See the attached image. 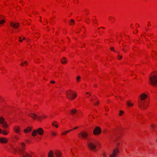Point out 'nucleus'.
I'll list each match as a JSON object with an SVG mask.
<instances>
[{
    "label": "nucleus",
    "instance_id": "nucleus-29",
    "mask_svg": "<svg viewBox=\"0 0 157 157\" xmlns=\"http://www.w3.org/2000/svg\"><path fill=\"white\" fill-rule=\"evenodd\" d=\"M52 135L53 136H55L57 135V133L54 132H51Z\"/></svg>",
    "mask_w": 157,
    "mask_h": 157
},
{
    "label": "nucleus",
    "instance_id": "nucleus-59",
    "mask_svg": "<svg viewBox=\"0 0 157 157\" xmlns=\"http://www.w3.org/2000/svg\"><path fill=\"white\" fill-rule=\"evenodd\" d=\"M156 141H157V139L156 140Z\"/></svg>",
    "mask_w": 157,
    "mask_h": 157
},
{
    "label": "nucleus",
    "instance_id": "nucleus-58",
    "mask_svg": "<svg viewBox=\"0 0 157 157\" xmlns=\"http://www.w3.org/2000/svg\"><path fill=\"white\" fill-rule=\"evenodd\" d=\"M90 19L89 18L88 20H89Z\"/></svg>",
    "mask_w": 157,
    "mask_h": 157
},
{
    "label": "nucleus",
    "instance_id": "nucleus-47",
    "mask_svg": "<svg viewBox=\"0 0 157 157\" xmlns=\"http://www.w3.org/2000/svg\"><path fill=\"white\" fill-rule=\"evenodd\" d=\"M25 37H23V40H25Z\"/></svg>",
    "mask_w": 157,
    "mask_h": 157
},
{
    "label": "nucleus",
    "instance_id": "nucleus-4",
    "mask_svg": "<svg viewBox=\"0 0 157 157\" xmlns=\"http://www.w3.org/2000/svg\"><path fill=\"white\" fill-rule=\"evenodd\" d=\"M150 81L149 82V84L152 86H156L157 85V75H153L150 77Z\"/></svg>",
    "mask_w": 157,
    "mask_h": 157
},
{
    "label": "nucleus",
    "instance_id": "nucleus-40",
    "mask_svg": "<svg viewBox=\"0 0 157 157\" xmlns=\"http://www.w3.org/2000/svg\"><path fill=\"white\" fill-rule=\"evenodd\" d=\"M15 138L16 140H18V137L17 136H16Z\"/></svg>",
    "mask_w": 157,
    "mask_h": 157
},
{
    "label": "nucleus",
    "instance_id": "nucleus-51",
    "mask_svg": "<svg viewBox=\"0 0 157 157\" xmlns=\"http://www.w3.org/2000/svg\"><path fill=\"white\" fill-rule=\"evenodd\" d=\"M146 30L147 31H148V29H146Z\"/></svg>",
    "mask_w": 157,
    "mask_h": 157
},
{
    "label": "nucleus",
    "instance_id": "nucleus-21",
    "mask_svg": "<svg viewBox=\"0 0 157 157\" xmlns=\"http://www.w3.org/2000/svg\"><path fill=\"white\" fill-rule=\"evenodd\" d=\"M2 17L3 16H0V24H2L5 21L4 20H2L1 21V19H2Z\"/></svg>",
    "mask_w": 157,
    "mask_h": 157
},
{
    "label": "nucleus",
    "instance_id": "nucleus-8",
    "mask_svg": "<svg viewBox=\"0 0 157 157\" xmlns=\"http://www.w3.org/2000/svg\"><path fill=\"white\" fill-rule=\"evenodd\" d=\"M30 117H31L34 120L36 119L38 121L40 120L41 117L40 116L37 117V115L33 113H30Z\"/></svg>",
    "mask_w": 157,
    "mask_h": 157
},
{
    "label": "nucleus",
    "instance_id": "nucleus-36",
    "mask_svg": "<svg viewBox=\"0 0 157 157\" xmlns=\"http://www.w3.org/2000/svg\"><path fill=\"white\" fill-rule=\"evenodd\" d=\"M118 56L119 57V58H118V59H121L122 57V56H120L119 55Z\"/></svg>",
    "mask_w": 157,
    "mask_h": 157
},
{
    "label": "nucleus",
    "instance_id": "nucleus-1",
    "mask_svg": "<svg viewBox=\"0 0 157 157\" xmlns=\"http://www.w3.org/2000/svg\"><path fill=\"white\" fill-rule=\"evenodd\" d=\"M147 97V95L143 93L140 95V100H138V105L139 107L141 109L144 110L147 108L148 105L145 104L144 101Z\"/></svg>",
    "mask_w": 157,
    "mask_h": 157
},
{
    "label": "nucleus",
    "instance_id": "nucleus-20",
    "mask_svg": "<svg viewBox=\"0 0 157 157\" xmlns=\"http://www.w3.org/2000/svg\"><path fill=\"white\" fill-rule=\"evenodd\" d=\"M126 104L128 106H132L133 105V103H130V101H127Z\"/></svg>",
    "mask_w": 157,
    "mask_h": 157
},
{
    "label": "nucleus",
    "instance_id": "nucleus-10",
    "mask_svg": "<svg viewBox=\"0 0 157 157\" xmlns=\"http://www.w3.org/2000/svg\"><path fill=\"white\" fill-rule=\"evenodd\" d=\"M118 152L119 149L118 148H117L114 149L112 154L110 155L109 157H115L117 155V153Z\"/></svg>",
    "mask_w": 157,
    "mask_h": 157
},
{
    "label": "nucleus",
    "instance_id": "nucleus-32",
    "mask_svg": "<svg viewBox=\"0 0 157 157\" xmlns=\"http://www.w3.org/2000/svg\"><path fill=\"white\" fill-rule=\"evenodd\" d=\"M110 49L111 50L115 52V50H114V47H111L110 48Z\"/></svg>",
    "mask_w": 157,
    "mask_h": 157
},
{
    "label": "nucleus",
    "instance_id": "nucleus-33",
    "mask_svg": "<svg viewBox=\"0 0 157 157\" xmlns=\"http://www.w3.org/2000/svg\"><path fill=\"white\" fill-rule=\"evenodd\" d=\"M112 18H113V17H109V18L108 19V20L110 21H112Z\"/></svg>",
    "mask_w": 157,
    "mask_h": 157
},
{
    "label": "nucleus",
    "instance_id": "nucleus-9",
    "mask_svg": "<svg viewBox=\"0 0 157 157\" xmlns=\"http://www.w3.org/2000/svg\"><path fill=\"white\" fill-rule=\"evenodd\" d=\"M88 136V134L85 132H82L78 134V136L80 138H81V137L84 138H86Z\"/></svg>",
    "mask_w": 157,
    "mask_h": 157
},
{
    "label": "nucleus",
    "instance_id": "nucleus-52",
    "mask_svg": "<svg viewBox=\"0 0 157 157\" xmlns=\"http://www.w3.org/2000/svg\"><path fill=\"white\" fill-rule=\"evenodd\" d=\"M105 110L106 111H108V110H107V109H105Z\"/></svg>",
    "mask_w": 157,
    "mask_h": 157
},
{
    "label": "nucleus",
    "instance_id": "nucleus-28",
    "mask_svg": "<svg viewBox=\"0 0 157 157\" xmlns=\"http://www.w3.org/2000/svg\"><path fill=\"white\" fill-rule=\"evenodd\" d=\"M2 132L3 135H6L7 134V133L5 131H2Z\"/></svg>",
    "mask_w": 157,
    "mask_h": 157
},
{
    "label": "nucleus",
    "instance_id": "nucleus-16",
    "mask_svg": "<svg viewBox=\"0 0 157 157\" xmlns=\"http://www.w3.org/2000/svg\"><path fill=\"white\" fill-rule=\"evenodd\" d=\"M20 129V128L19 127L17 126L15 128L14 130L15 131L16 133L19 134L20 133V131H19Z\"/></svg>",
    "mask_w": 157,
    "mask_h": 157
},
{
    "label": "nucleus",
    "instance_id": "nucleus-37",
    "mask_svg": "<svg viewBox=\"0 0 157 157\" xmlns=\"http://www.w3.org/2000/svg\"><path fill=\"white\" fill-rule=\"evenodd\" d=\"M155 127V125H153V124H152L151 125V128L153 129H154V127Z\"/></svg>",
    "mask_w": 157,
    "mask_h": 157
},
{
    "label": "nucleus",
    "instance_id": "nucleus-25",
    "mask_svg": "<svg viewBox=\"0 0 157 157\" xmlns=\"http://www.w3.org/2000/svg\"><path fill=\"white\" fill-rule=\"evenodd\" d=\"M29 127H28L27 128V129H25L24 130V132H25V133H26V132H28L29 130Z\"/></svg>",
    "mask_w": 157,
    "mask_h": 157
},
{
    "label": "nucleus",
    "instance_id": "nucleus-41",
    "mask_svg": "<svg viewBox=\"0 0 157 157\" xmlns=\"http://www.w3.org/2000/svg\"><path fill=\"white\" fill-rule=\"evenodd\" d=\"M148 23H149L148 24V25H147V26H150L151 25V24H150V22L149 21H148Z\"/></svg>",
    "mask_w": 157,
    "mask_h": 157
},
{
    "label": "nucleus",
    "instance_id": "nucleus-11",
    "mask_svg": "<svg viewBox=\"0 0 157 157\" xmlns=\"http://www.w3.org/2000/svg\"><path fill=\"white\" fill-rule=\"evenodd\" d=\"M55 154L57 157H60L62 155V153L61 151L58 150H56L55 151Z\"/></svg>",
    "mask_w": 157,
    "mask_h": 157
},
{
    "label": "nucleus",
    "instance_id": "nucleus-44",
    "mask_svg": "<svg viewBox=\"0 0 157 157\" xmlns=\"http://www.w3.org/2000/svg\"><path fill=\"white\" fill-rule=\"evenodd\" d=\"M103 156H104V157H105V154H104H104H103Z\"/></svg>",
    "mask_w": 157,
    "mask_h": 157
},
{
    "label": "nucleus",
    "instance_id": "nucleus-50",
    "mask_svg": "<svg viewBox=\"0 0 157 157\" xmlns=\"http://www.w3.org/2000/svg\"><path fill=\"white\" fill-rule=\"evenodd\" d=\"M94 86L95 87H96L97 86L96 85H94Z\"/></svg>",
    "mask_w": 157,
    "mask_h": 157
},
{
    "label": "nucleus",
    "instance_id": "nucleus-55",
    "mask_svg": "<svg viewBox=\"0 0 157 157\" xmlns=\"http://www.w3.org/2000/svg\"><path fill=\"white\" fill-rule=\"evenodd\" d=\"M117 144V145H118L119 144V143H118Z\"/></svg>",
    "mask_w": 157,
    "mask_h": 157
},
{
    "label": "nucleus",
    "instance_id": "nucleus-15",
    "mask_svg": "<svg viewBox=\"0 0 157 157\" xmlns=\"http://www.w3.org/2000/svg\"><path fill=\"white\" fill-rule=\"evenodd\" d=\"M53 152L52 150H50L48 154V157H53Z\"/></svg>",
    "mask_w": 157,
    "mask_h": 157
},
{
    "label": "nucleus",
    "instance_id": "nucleus-23",
    "mask_svg": "<svg viewBox=\"0 0 157 157\" xmlns=\"http://www.w3.org/2000/svg\"><path fill=\"white\" fill-rule=\"evenodd\" d=\"M72 131V130H69V131H65V132H63L62 134V135H65V134H66L68 133V132H70L71 131Z\"/></svg>",
    "mask_w": 157,
    "mask_h": 157
},
{
    "label": "nucleus",
    "instance_id": "nucleus-3",
    "mask_svg": "<svg viewBox=\"0 0 157 157\" xmlns=\"http://www.w3.org/2000/svg\"><path fill=\"white\" fill-rule=\"evenodd\" d=\"M65 94L67 95V98L70 100L74 99L77 96L76 94H75L71 90H67Z\"/></svg>",
    "mask_w": 157,
    "mask_h": 157
},
{
    "label": "nucleus",
    "instance_id": "nucleus-30",
    "mask_svg": "<svg viewBox=\"0 0 157 157\" xmlns=\"http://www.w3.org/2000/svg\"><path fill=\"white\" fill-rule=\"evenodd\" d=\"M81 77L80 76H78L76 78V80L78 82L80 79Z\"/></svg>",
    "mask_w": 157,
    "mask_h": 157
},
{
    "label": "nucleus",
    "instance_id": "nucleus-6",
    "mask_svg": "<svg viewBox=\"0 0 157 157\" xmlns=\"http://www.w3.org/2000/svg\"><path fill=\"white\" fill-rule=\"evenodd\" d=\"M101 132V128L99 127H96L93 131V133L95 135H98L100 134Z\"/></svg>",
    "mask_w": 157,
    "mask_h": 157
},
{
    "label": "nucleus",
    "instance_id": "nucleus-7",
    "mask_svg": "<svg viewBox=\"0 0 157 157\" xmlns=\"http://www.w3.org/2000/svg\"><path fill=\"white\" fill-rule=\"evenodd\" d=\"M0 123L2 124V126L4 128L8 127V125L5 121L4 118L2 117H0Z\"/></svg>",
    "mask_w": 157,
    "mask_h": 157
},
{
    "label": "nucleus",
    "instance_id": "nucleus-24",
    "mask_svg": "<svg viewBox=\"0 0 157 157\" xmlns=\"http://www.w3.org/2000/svg\"><path fill=\"white\" fill-rule=\"evenodd\" d=\"M27 63H28L26 61H25L23 63H21V66H24V65H23L24 64H25V65H27Z\"/></svg>",
    "mask_w": 157,
    "mask_h": 157
},
{
    "label": "nucleus",
    "instance_id": "nucleus-19",
    "mask_svg": "<svg viewBox=\"0 0 157 157\" xmlns=\"http://www.w3.org/2000/svg\"><path fill=\"white\" fill-rule=\"evenodd\" d=\"M71 113L72 115H73V114L75 113H76L77 110L75 109H71Z\"/></svg>",
    "mask_w": 157,
    "mask_h": 157
},
{
    "label": "nucleus",
    "instance_id": "nucleus-31",
    "mask_svg": "<svg viewBox=\"0 0 157 157\" xmlns=\"http://www.w3.org/2000/svg\"><path fill=\"white\" fill-rule=\"evenodd\" d=\"M21 146H22V147L23 149H24V147L25 146V144L24 143H21Z\"/></svg>",
    "mask_w": 157,
    "mask_h": 157
},
{
    "label": "nucleus",
    "instance_id": "nucleus-35",
    "mask_svg": "<svg viewBox=\"0 0 157 157\" xmlns=\"http://www.w3.org/2000/svg\"><path fill=\"white\" fill-rule=\"evenodd\" d=\"M95 99L93 98L92 97L90 99V101H93Z\"/></svg>",
    "mask_w": 157,
    "mask_h": 157
},
{
    "label": "nucleus",
    "instance_id": "nucleus-2",
    "mask_svg": "<svg viewBox=\"0 0 157 157\" xmlns=\"http://www.w3.org/2000/svg\"><path fill=\"white\" fill-rule=\"evenodd\" d=\"M87 143V147L91 150L95 149L96 148V145L98 144V142L97 140L92 139L89 140Z\"/></svg>",
    "mask_w": 157,
    "mask_h": 157
},
{
    "label": "nucleus",
    "instance_id": "nucleus-48",
    "mask_svg": "<svg viewBox=\"0 0 157 157\" xmlns=\"http://www.w3.org/2000/svg\"><path fill=\"white\" fill-rule=\"evenodd\" d=\"M86 94H89V93L88 92H86Z\"/></svg>",
    "mask_w": 157,
    "mask_h": 157
},
{
    "label": "nucleus",
    "instance_id": "nucleus-45",
    "mask_svg": "<svg viewBox=\"0 0 157 157\" xmlns=\"http://www.w3.org/2000/svg\"><path fill=\"white\" fill-rule=\"evenodd\" d=\"M46 117V116H45V115H44V116H43V117H44V118L45 117Z\"/></svg>",
    "mask_w": 157,
    "mask_h": 157
},
{
    "label": "nucleus",
    "instance_id": "nucleus-13",
    "mask_svg": "<svg viewBox=\"0 0 157 157\" xmlns=\"http://www.w3.org/2000/svg\"><path fill=\"white\" fill-rule=\"evenodd\" d=\"M37 133H38L40 135H42L44 134V130L41 128H38L37 130Z\"/></svg>",
    "mask_w": 157,
    "mask_h": 157
},
{
    "label": "nucleus",
    "instance_id": "nucleus-57",
    "mask_svg": "<svg viewBox=\"0 0 157 157\" xmlns=\"http://www.w3.org/2000/svg\"><path fill=\"white\" fill-rule=\"evenodd\" d=\"M90 19L89 18L88 20H89Z\"/></svg>",
    "mask_w": 157,
    "mask_h": 157
},
{
    "label": "nucleus",
    "instance_id": "nucleus-17",
    "mask_svg": "<svg viewBox=\"0 0 157 157\" xmlns=\"http://www.w3.org/2000/svg\"><path fill=\"white\" fill-rule=\"evenodd\" d=\"M67 59H66V58L63 57V59L61 60L62 63L64 64V63H66L67 61Z\"/></svg>",
    "mask_w": 157,
    "mask_h": 157
},
{
    "label": "nucleus",
    "instance_id": "nucleus-56",
    "mask_svg": "<svg viewBox=\"0 0 157 157\" xmlns=\"http://www.w3.org/2000/svg\"><path fill=\"white\" fill-rule=\"evenodd\" d=\"M102 28H103V29H105V28H103V27H102Z\"/></svg>",
    "mask_w": 157,
    "mask_h": 157
},
{
    "label": "nucleus",
    "instance_id": "nucleus-14",
    "mask_svg": "<svg viewBox=\"0 0 157 157\" xmlns=\"http://www.w3.org/2000/svg\"><path fill=\"white\" fill-rule=\"evenodd\" d=\"M7 141V139L6 138H0V142L2 143H6Z\"/></svg>",
    "mask_w": 157,
    "mask_h": 157
},
{
    "label": "nucleus",
    "instance_id": "nucleus-46",
    "mask_svg": "<svg viewBox=\"0 0 157 157\" xmlns=\"http://www.w3.org/2000/svg\"><path fill=\"white\" fill-rule=\"evenodd\" d=\"M18 38L19 39V40H21V37L19 36L18 37Z\"/></svg>",
    "mask_w": 157,
    "mask_h": 157
},
{
    "label": "nucleus",
    "instance_id": "nucleus-43",
    "mask_svg": "<svg viewBox=\"0 0 157 157\" xmlns=\"http://www.w3.org/2000/svg\"><path fill=\"white\" fill-rule=\"evenodd\" d=\"M2 129H0V134L2 132Z\"/></svg>",
    "mask_w": 157,
    "mask_h": 157
},
{
    "label": "nucleus",
    "instance_id": "nucleus-38",
    "mask_svg": "<svg viewBox=\"0 0 157 157\" xmlns=\"http://www.w3.org/2000/svg\"><path fill=\"white\" fill-rule=\"evenodd\" d=\"M50 82L52 84H53L55 83V82L54 81L52 80Z\"/></svg>",
    "mask_w": 157,
    "mask_h": 157
},
{
    "label": "nucleus",
    "instance_id": "nucleus-18",
    "mask_svg": "<svg viewBox=\"0 0 157 157\" xmlns=\"http://www.w3.org/2000/svg\"><path fill=\"white\" fill-rule=\"evenodd\" d=\"M37 135V130H34L32 133V136H36Z\"/></svg>",
    "mask_w": 157,
    "mask_h": 157
},
{
    "label": "nucleus",
    "instance_id": "nucleus-53",
    "mask_svg": "<svg viewBox=\"0 0 157 157\" xmlns=\"http://www.w3.org/2000/svg\"><path fill=\"white\" fill-rule=\"evenodd\" d=\"M86 22L87 23L89 24V23H88L87 21H86Z\"/></svg>",
    "mask_w": 157,
    "mask_h": 157
},
{
    "label": "nucleus",
    "instance_id": "nucleus-54",
    "mask_svg": "<svg viewBox=\"0 0 157 157\" xmlns=\"http://www.w3.org/2000/svg\"><path fill=\"white\" fill-rule=\"evenodd\" d=\"M91 94H89V96H91Z\"/></svg>",
    "mask_w": 157,
    "mask_h": 157
},
{
    "label": "nucleus",
    "instance_id": "nucleus-49",
    "mask_svg": "<svg viewBox=\"0 0 157 157\" xmlns=\"http://www.w3.org/2000/svg\"><path fill=\"white\" fill-rule=\"evenodd\" d=\"M30 131H31V130L32 129V128H31V127H30Z\"/></svg>",
    "mask_w": 157,
    "mask_h": 157
},
{
    "label": "nucleus",
    "instance_id": "nucleus-42",
    "mask_svg": "<svg viewBox=\"0 0 157 157\" xmlns=\"http://www.w3.org/2000/svg\"><path fill=\"white\" fill-rule=\"evenodd\" d=\"M19 41L20 42H22V40H21H21H19Z\"/></svg>",
    "mask_w": 157,
    "mask_h": 157
},
{
    "label": "nucleus",
    "instance_id": "nucleus-39",
    "mask_svg": "<svg viewBox=\"0 0 157 157\" xmlns=\"http://www.w3.org/2000/svg\"><path fill=\"white\" fill-rule=\"evenodd\" d=\"M78 128V127L77 126V127H76L75 128H74L73 129H74V130L75 129H77Z\"/></svg>",
    "mask_w": 157,
    "mask_h": 157
},
{
    "label": "nucleus",
    "instance_id": "nucleus-12",
    "mask_svg": "<svg viewBox=\"0 0 157 157\" xmlns=\"http://www.w3.org/2000/svg\"><path fill=\"white\" fill-rule=\"evenodd\" d=\"M10 25L12 27H13L15 28H17L19 27V25L18 23L11 22L10 23Z\"/></svg>",
    "mask_w": 157,
    "mask_h": 157
},
{
    "label": "nucleus",
    "instance_id": "nucleus-27",
    "mask_svg": "<svg viewBox=\"0 0 157 157\" xmlns=\"http://www.w3.org/2000/svg\"><path fill=\"white\" fill-rule=\"evenodd\" d=\"M55 122V121L52 123V125L55 126L56 128H58V125L55 124V123H54Z\"/></svg>",
    "mask_w": 157,
    "mask_h": 157
},
{
    "label": "nucleus",
    "instance_id": "nucleus-34",
    "mask_svg": "<svg viewBox=\"0 0 157 157\" xmlns=\"http://www.w3.org/2000/svg\"><path fill=\"white\" fill-rule=\"evenodd\" d=\"M96 101H97V102L96 103H94V104L95 105H98L99 103V101H98L97 100Z\"/></svg>",
    "mask_w": 157,
    "mask_h": 157
},
{
    "label": "nucleus",
    "instance_id": "nucleus-26",
    "mask_svg": "<svg viewBox=\"0 0 157 157\" xmlns=\"http://www.w3.org/2000/svg\"><path fill=\"white\" fill-rule=\"evenodd\" d=\"M119 115L120 116H121L124 113V112L122 110H120L119 111Z\"/></svg>",
    "mask_w": 157,
    "mask_h": 157
},
{
    "label": "nucleus",
    "instance_id": "nucleus-5",
    "mask_svg": "<svg viewBox=\"0 0 157 157\" xmlns=\"http://www.w3.org/2000/svg\"><path fill=\"white\" fill-rule=\"evenodd\" d=\"M13 149L15 151L17 150L19 154L22 156V157H29V155L24 151L21 148H18V150L16 148H13Z\"/></svg>",
    "mask_w": 157,
    "mask_h": 157
},
{
    "label": "nucleus",
    "instance_id": "nucleus-22",
    "mask_svg": "<svg viewBox=\"0 0 157 157\" xmlns=\"http://www.w3.org/2000/svg\"><path fill=\"white\" fill-rule=\"evenodd\" d=\"M75 22V21L73 19H71V22L69 23V24L70 25H72L73 24H74Z\"/></svg>",
    "mask_w": 157,
    "mask_h": 157
}]
</instances>
